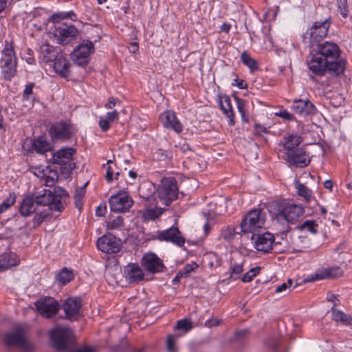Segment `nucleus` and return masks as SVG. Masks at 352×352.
I'll use <instances>...</instances> for the list:
<instances>
[{
	"label": "nucleus",
	"instance_id": "6",
	"mask_svg": "<svg viewBox=\"0 0 352 352\" xmlns=\"http://www.w3.org/2000/svg\"><path fill=\"white\" fill-rule=\"evenodd\" d=\"M95 47L92 41L84 40L77 45L71 54L74 63L79 66L87 65L90 60V56L94 53Z\"/></svg>",
	"mask_w": 352,
	"mask_h": 352
},
{
	"label": "nucleus",
	"instance_id": "43",
	"mask_svg": "<svg viewBox=\"0 0 352 352\" xmlns=\"http://www.w3.org/2000/svg\"><path fill=\"white\" fill-rule=\"evenodd\" d=\"M237 232L235 228L231 226H227L221 230V235L226 241L232 240Z\"/></svg>",
	"mask_w": 352,
	"mask_h": 352
},
{
	"label": "nucleus",
	"instance_id": "18",
	"mask_svg": "<svg viewBox=\"0 0 352 352\" xmlns=\"http://www.w3.org/2000/svg\"><path fill=\"white\" fill-rule=\"evenodd\" d=\"M286 160L292 165L303 168L309 165L311 159L307 152L302 148L293 151L286 152Z\"/></svg>",
	"mask_w": 352,
	"mask_h": 352
},
{
	"label": "nucleus",
	"instance_id": "5",
	"mask_svg": "<svg viewBox=\"0 0 352 352\" xmlns=\"http://www.w3.org/2000/svg\"><path fill=\"white\" fill-rule=\"evenodd\" d=\"M158 197L165 206H168L178 197V187L175 178H164L157 188Z\"/></svg>",
	"mask_w": 352,
	"mask_h": 352
},
{
	"label": "nucleus",
	"instance_id": "20",
	"mask_svg": "<svg viewBox=\"0 0 352 352\" xmlns=\"http://www.w3.org/2000/svg\"><path fill=\"white\" fill-rule=\"evenodd\" d=\"M328 60H324L318 54H316L311 50L307 60L308 67L311 72L317 76H323L327 72V63Z\"/></svg>",
	"mask_w": 352,
	"mask_h": 352
},
{
	"label": "nucleus",
	"instance_id": "25",
	"mask_svg": "<svg viewBox=\"0 0 352 352\" xmlns=\"http://www.w3.org/2000/svg\"><path fill=\"white\" fill-rule=\"evenodd\" d=\"M81 300L78 298H69L63 305V309L68 318L76 320L79 316Z\"/></svg>",
	"mask_w": 352,
	"mask_h": 352
},
{
	"label": "nucleus",
	"instance_id": "11",
	"mask_svg": "<svg viewBox=\"0 0 352 352\" xmlns=\"http://www.w3.org/2000/svg\"><path fill=\"white\" fill-rule=\"evenodd\" d=\"M150 239L170 242L179 247L183 246L185 243L184 237L182 235L179 229L174 226L165 230L157 231Z\"/></svg>",
	"mask_w": 352,
	"mask_h": 352
},
{
	"label": "nucleus",
	"instance_id": "34",
	"mask_svg": "<svg viewBox=\"0 0 352 352\" xmlns=\"http://www.w3.org/2000/svg\"><path fill=\"white\" fill-rule=\"evenodd\" d=\"M219 105L223 113L230 119V124H234V112L231 105L230 98L226 96L221 98Z\"/></svg>",
	"mask_w": 352,
	"mask_h": 352
},
{
	"label": "nucleus",
	"instance_id": "50",
	"mask_svg": "<svg viewBox=\"0 0 352 352\" xmlns=\"http://www.w3.org/2000/svg\"><path fill=\"white\" fill-rule=\"evenodd\" d=\"M199 265L196 263L192 262L190 263L185 265L183 270H181V272L183 274L184 277H188V275L191 272H194L196 269H197Z\"/></svg>",
	"mask_w": 352,
	"mask_h": 352
},
{
	"label": "nucleus",
	"instance_id": "3",
	"mask_svg": "<svg viewBox=\"0 0 352 352\" xmlns=\"http://www.w3.org/2000/svg\"><path fill=\"white\" fill-rule=\"evenodd\" d=\"M330 25V18L322 21H316L304 34L303 42L310 47L319 43L327 35Z\"/></svg>",
	"mask_w": 352,
	"mask_h": 352
},
{
	"label": "nucleus",
	"instance_id": "38",
	"mask_svg": "<svg viewBox=\"0 0 352 352\" xmlns=\"http://www.w3.org/2000/svg\"><path fill=\"white\" fill-rule=\"evenodd\" d=\"M32 173L38 178L44 180L46 186H50L54 184V180L46 175L45 170L42 167L32 168Z\"/></svg>",
	"mask_w": 352,
	"mask_h": 352
},
{
	"label": "nucleus",
	"instance_id": "37",
	"mask_svg": "<svg viewBox=\"0 0 352 352\" xmlns=\"http://www.w3.org/2000/svg\"><path fill=\"white\" fill-rule=\"evenodd\" d=\"M241 60L242 63L251 70V72H254L258 69V64L257 61L252 58L246 52H243L241 54Z\"/></svg>",
	"mask_w": 352,
	"mask_h": 352
},
{
	"label": "nucleus",
	"instance_id": "48",
	"mask_svg": "<svg viewBox=\"0 0 352 352\" xmlns=\"http://www.w3.org/2000/svg\"><path fill=\"white\" fill-rule=\"evenodd\" d=\"M292 284L293 282L292 279H288L286 283H283L280 285L278 286L275 289V292L277 294H286L289 292Z\"/></svg>",
	"mask_w": 352,
	"mask_h": 352
},
{
	"label": "nucleus",
	"instance_id": "28",
	"mask_svg": "<svg viewBox=\"0 0 352 352\" xmlns=\"http://www.w3.org/2000/svg\"><path fill=\"white\" fill-rule=\"evenodd\" d=\"M18 256L13 252H5L0 255V272L19 263Z\"/></svg>",
	"mask_w": 352,
	"mask_h": 352
},
{
	"label": "nucleus",
	"instance_id": "41",
	"mask_svg": "<svg viewBox=\"0 0 352 352\" xmlns=\"http://www.w3.org/2000/svg\"><path fill=\"white\" fill-rule=\"evenodd\" d=\"M243 263H231L230 268V278L233 280H236L239 278L240 274L243 272Z\"/></svg>",
	"mask_w": 352,
	"mask_h": 352
},
{
	"label": "nucleus",
	"instance_id": "10",
	"mask_svg": "<svg viewBox=\"0 0 352 352\" xmlns=\"http://www.w3.org/2000/svg\"><path fill=\"white\" fill-rule=\"evenodd\" d=\"M76 150L73 148H63L52 155V162L63 166L67 172H71L76 168V164L72 162Z\"/></svg>",
	"mask_w": 352,
	"mask_h": 352
},
{
	"label": "nucleus",
	"instance_id": "19",
	"mask_svg": "<svg viewBox=\"0 0 352 352\" xmlns=\"http://www.w3.org/2000/svg\"><path fill=\"white\" fill-rule=\"evenodd\" d=\"M251 240L254 248L260 252H268L272 250L274 242V236L269 232L263 234H252Z\"/></svg>",
	"mask_w": 352,
	"mask_h": 352
},
{
	"label": "nucleus",
	"instance_id": "51",
	"mask_svg": "<svg viewBox=\"0 0 352 352\" xmlns=\"http://www.w3.org/2000/svg\"><path fill=\"white\" fill-rule=\"evenodd\" d=\"M123 226V219L121 217H118L116 219L110 221L107 228L110 230L117 229Z\"/></svg>",
	"mask_w": 352,
	"mask_h": 352
},
{
	"label": "nucleus",
	"instance_id": "46",
	"mask_svg": "<svg viewBox=\"0 0 352 352\" xmlns=\"http://www.w3.org/2000/svg\"><path fill=\"white\" fill-rule=\"evenodd\" d=\"M317 227L318 225L314 221L307 220L301 224L300 228L301 230H307L311 233L316 234L317 232Z\"/></svg>",
	"mask_w": 352,
	"mask_h": 352
},
{
	"label": "nucleus",
	"instance_id": "49",
	"mask_svg": "<svg viewBox=\"0 0 352 352\" xmlns=\"http://www.w3.org/2000/svg\"><path fill=\"white\" fill-rule=\"evenodd\" d=\"M177 328L187 332L192 328V322L187 319L180 320L177 323Z\"/></svg>",
	"mask_w": 352,
	"mask_h": 352
},
{
	"label": "nucleus",
	"instance_id": "29",
	"mask_svg": "<svg viewBox=\"0 0 352 352\" xmlns=\"http://www.w3.org/2000/svg\"><path fill=\"white\" fill-rule=\"evenodd\" d=\"M146 208L142 212V218L145 221L154 220L162 215L164 209L155 206V202L145 203Z\"/></svg>",
	"mask_w": 352,
	"mask_h": 352
},
{
	"label": "nucleus",
	"instance_id": "55",
	"mask_svg": "<svg viewBox=\"0 0 352 352\" xmlns=\"http://www.w3.org/2000/svg\"><path fill=\"white\" fill-rule=\"evenodd\" d=\"M167 349L169 352H175L174 338L172 335H169L167 338Z\"/></svg>",
	"mask_w": 352,
	"mask_h": 352
},
{
	"label": "nucleus",
	"instance_id": "39",
	"mask_svg": "<svg viewBox=\"0 0 352 352\" xmlns=\"http://www.w3.org/2000/svg\"><path fill=\"white\" fill-rule=\"evenodd\" d=\"M87 185V183H86L84 186L78 188L75 190L74 201L76 206L78 208V210H81L82 208V199L85 194V187Z\"/></svg>",
	"mask_w": 352,
	"mask_h": 352
},
{
	"label": "nucleus",
	"instance_id": "9",
	"mask_svg": "<svg viewBox=\"0 0 352 352\" xmlns=\"http://www.w3.org/2000/svg\"><path fill=\"white\" fill-rule=\"evenodd\" d=\"M73 336V331L69 327H61L53 329L50 333V340L53 346L58 350L63 351L67 347Z\"/></svg>",
	"mask_w": 352,
	"mask_h": 352
},
{
	"label": "nucleus",
	"instance_id": "58",
	"mask_svg": "<svg viewBox=\"0 0 352 352\" xmlns=\"http://www.w3.org/2000/svg\"><path fill=\"white\" fill-rule=\"evenodd\" d=\"M107 118L110 122H113L115 120H118L119 118V113L116 110H114L111 112H108L107 113Z\"/></svg>",
	"mask_w": 352,
	"mask_h": 352
},
{
	"label": "nucleus",
	"instance_id": "12",
	"mask_svg": "<svg viewBox=\"0 0 352 352\" xmlns=\"http://www.w3.org/2000/svg\"><path fill=\"white\" fill-rule=\"evenodd\" d=\"M109 205L111 211L115 212H126L129 210L133 201L126 192H119L111 196Z\"/></svg>",
	"mask_w": 352,
	"mask_h": 352
},
{
	"label": "nucleus",
	"instance_id": "63",
	"mask_svg": "<svg viewBox=\"0 0 352 352\" xmlns=\"http://www.w3.org/2000/svg\"><path fill=\"white\" fill-rule=\"evenodd\" d=\"M279 116L287 120H292L294 119L293 115L288 112L287 110L281 111L279 113Z\"/></svg>",
	"mask_w": 352,
	"mask_h": 352
},
{
	"label": "nucleus",
	"instance_id": "4",
	"mask_svg": "<svg viewBox=\"0 0 352 352\" xmlns=\"http://www.w3.org/2000/svg\"><path fill=\"white\" fill-rule=\"evenodd\" d=\"M1 68L3 78L10 80L16 72V58L12 44L6 43L2 51Z\"/></svg>",
	"mask_w": 352,
	"mask_h": 352
},
{
	"label": "nucleus",
	"instance_id": "60",
	"mask_svg": "<svg viewBox=\"0 0 352 352\" xmlns=\"http://www.w3.org/2000/svg\"><path fill=\"white\" fill-rule=\"evenodd\" d=\"M34 83H30L25 86V88L24 89L23 92V97L25 98H28L29 95L32 94V89L34 87Z\"/></svg>",
	"mask_w": 352,
	"mask_h": 352
},
{
	"label": "nucleus",
	"instance_id": "64",
	"mask_svg": "<svg viewBox=\"0 0 352 352\" xmlns=\"http://www.w3.org/2000/svg\"><path fill=\"white\" fill-rule=\"evenodd\" d=\"M64 17L61 16L60 14H54L50 18V21L56 23L60 19H63Z\"/></svg>",
	"mask_w": 352,
	"mask_h": 352
},
{
	"label": "nucleus",
	"instance_id": "59",
	"mask_svg": "<svg viewBox=\"0 0 352 352\" xmlns=\"http://www.w3.org/2000/svg\"><path fill=\"white\" fill-rule=\"evenodd\" d=\"M339 322L342 324L352 327V317L351 316L345 314V317H342Z\"/></svg>",
	"mask_w": 352,
	"mask_h": 352
},
{
	"label": "nucleus",
	"instance_id": "16",
	"mask_svg": "<svg viewBox=\"0 0 352 352\" xmlns=\"http://www.w3.org/2000/svg\"><path fill=\"white\" fill-rule=\"evenodd\" d=\"M34 305L39 314L46 318L56 316L60 308L57 301L51 297L38 300Z\"/></svg>",
	"mask_w": 352,
	"mask_h": 352
},
{
	"label": "nucleus",
	"instance_id": "1",
	"mask_svg": "<svg viewBox=\"0 0 352 352\" xmlns=\"http://www.w3.org/2000/svg\"><path fill=\"white\" fill-rule=\"evenodd\" d=\"M305 212V209L298 204H286L276 215V220L281 227V232H287L291 230L290 225L296 223Z\"/></svg>",
	"mask_w": 352,
	"mask_h": 352
},
{
	"label": "nucleus",
	"instance_id": "62",
	"mask_svg": "<svg viewBox=\"0 0 352 352\" xmlns=\"http://www.w3.org/2000/svg\"><path fill=\"white\" fill-rule=\"evenodd\" d=\"M116 104V99L113 97H110L108 99L107 102L105 104L104 107L106 109H113Z\"/></svg>",
	"mask_w": 352,
	"mask_h": 352
},
{
	"label": "nucleus",
	"instance_id": "14",
	"mask_svg": "<svg viewBox=\"0 0 352 352\" xmlns=\"http://www.w3.org/2000/svg\"><path fill=\"white\" fill-rule=\"evenodd\" d=\"M96 245L99 250L107 254L117 253L121 248L120 240L111 234L101 236L98 239Z\"/></svg>",
	"mask_w": 352,
	"mask_h": 352
},
{
	"label": "nucleus",
	"instance_id": "52",
	"mask_svg": "<svg viewBox=\"0 0 352 352\" xmlns=\"http://www.w3.org/2000/svg\"><path fill=\"white\" fill-rule=\"evenodd\" d=\"M336 304L331 309L332 314V319L336 322H339L342 317H345V314L342 311L336 309Z\"/></svg>",
	"mask_w": 352,
	"mask_h": 352
},
{
	"label": "nucleus",
	"instance_id": "27",
	"mask_svg": "<svg viewBox=\"0 0 352 352\" xmlns=\"http://www.w3.org/2000/svg\"><path fill=\"white\" fill-rule=\"evenodd\" d=\"M343 272L339 267H333L324 269L315 274L309 281H314L316 280H321L324 278H336L342 276Z\"/></svg>",
	"mask_w": 352,
	"mask_h": 352
},
{
	"label": "nucleus",
	"instance_id": "22",
	"mask_svg": "<svg viewBox=\"0 0 352 352\" xmlns=\"http://www.w3.org/2000/svg\"><path fill=\"white\" fill-rule=\"evenodd\" d=\"M292 111L300 116H314L317 113L315 105L309 100H295L292 105Z\"/></svg>",
	"mask_w": 352,
	"mask_h": 352
},
{
	"label": "nucleus",
	"instance_id": "26",
	"mask_svg": "<svg viewBox=\"0 0 352 352\" xmlns=\"http://www.w3.org/2000/svg\"><path fill=\"white\" fill-rule=\"evenodd\" d=\"M126 278L131 283H139L144 279L142 268L137 263H129L124 269Z\"/></svg>",
	"mask_w": 352,
	"mask_h": 352
},
{
	"label": "nucleus",
	"instance_id": "8",
	"mask_svg": "<svg viewBox=\"0 0 352 352\" xmlns=\"http://www.w3.org/2000/svg\"><path fill=\"white\" fill-rule=\"evenodd\" d=\"M3 342L7 346H14L28 350L31 347L30 343L25 337V330L19 326L16 329L4 335Z\"/></svg>",
	"mask_w": 352,
	"mask_h": 352
},
{
	"label": "nucleus",
	"instance_id": "32",
	"mask_svg": "<svg viewBox=\"0 0 352 352\" xmlns=\"http://www.w3.org/2000/svg\"><path fill=\"white\" fill-rule=\"evenodd\" d=\"M138 192L140 197L142 198L146 203L155 201V199L153 196L154 193V188L152 186V184H142L139 187Z\"/></svg>",
	"mask_w": 352,
	"mask_h": 352
},
{
	"label": "nucleus",
	"instance_id": "15",
	"mask_svg": "<svg viewBox=\"0 0 352 352\" xmlns=\"http://www.w3.org/2000/svg\"><path fill=\"white\" fill-rule=\"evenodd\" d=\"M54 36L56 38L58 43L66 45L76 38L78 31L74 25H68L65 24L55 25Z\"/></svg>",
	"mask_w": 352,
	"mask_h": 352
},
{
	"label": "nucleus",
	"instance_id": "35",
	"mask_svg": "<svg viewBox=\"0 0 352 352\" xmlns=\"http://www.w3.org/2000/svg\"><path fill=\"white\" fill-rule=\"evenodd\" d=\"M41 53L43 57V60L47 63L52 61L57 55L54 47L50 45L48 43L43 44L41 47Z\"/></svg>",
	"mask_w": 352,
	"mask_h": 352
},
{
	"label": "nucleus",
	"instance_id": "45",
	"mask_svg": "<svg viewBox=\"0 0 352 352\" xmlns=\"http://www.w3.org/2000/svg\"><path fill=\"white\" fill-rule=\"evenodd\" d=\"M260 270V267L252 268L242 276L241 280L243 283L250 282L253 279V278L256 276V274L259 272Z\"/></svg>",
	"mask_w": 352,
	"mask_h": 352
},
{
	"label": "nucleus",
	"instance_id": "44",
	"mask_svg": "<svg viewBox=\"0 0 352 352\" xmlns=\"http://www.w3.org/2000/svg\"><path fill=\"white\" fill-rule=\"evenodd\" d=\"M15 195L14 193L10 194L9 196L3 200L2 204H0V213L6 211L9 207L15 203Z\"/></svg>",
	"mask_w": 352,
	"mask_h": 352
},
{
	"label": "nucleus",
	"instance_id": "40",
	"mask_svg": "<svg viewBox=\"0 0 352 352\" xmlns=\"http://www.w3.org/2000/svg\"><path fill=\"white\" fill-rule=\"evenodd\" d=\"M74 278L73 272L71 270L64 268L58 274L56 279L63 285L70 282Z\"/></svg>",
	"mask_w": 352,
	"mask_h": 352
},
{
	"label": "nucleus",
	"instance_id": "33",
	"mask_svg": "<svg viewBox=\"0 0 352 352\" xmlns=\"http://www.w3.org/2000/svg\"><path fill=\"white\" fill-rule=\"evenodd\" d=\"M302 142V138L300 135L291 134L284 138L283 146L287 152L293 151Z\"/></svg>",
	"mask_w": 352,
	"mask_h": 352
},
{
	"label": "nucleus",
	"instance_id": "21",
	"mask_svg": "<svg viewBox=\"0 0 352 352\" xmlns=\"http://www.w3.org/2000/svg\"><path fill=\"white\" fill-rule=\"evenodd\" d=\"M142 265L148 272L156 274L164 271L162 261L153 253H148L142 258Z\"/></svg>",
	"mask_w": 352,
	"mask_h": 352
},
{
	"label": "nucleus",
	"instance_id": "61",
	"mask_svg": "<svg viewBox=\"0 0 352 352\" xmlns=\"http://www.w3.org/2000/svg\"><path fill=\"white\" fill-rule=\"evenodd\" d=\"M113 171L110 166H108L106 170L105 179L108 182L113 180Z\"/></svg>",
	"mask_w": 352,
	"mask_h": 352
},
{
	"label": "nucleus",
	"instance_id": "7",
	"mask_svg": "<svg viewBox=\"0 0 352 352\" xmlns=\"http://www.w3.org/2000/svg\"><path fill=\"white\" fill-rule=\"evenodd\" d=\"M37 208L38 206H48V210H54L60 212L63 208L61 202V196L53 193L51 190L44 189L42 194L34 197Z\"/></svg>",
	"mask_w": 352,
	"mask_h": 352
},
{
	"label": "nucleus",
	"instance_id": "36",
	"mask_svg": "<svg viewBox=\"0 0 352 352\" xmlns=\"http://www.w3.org/2000/svg\"><path fill=\"white\" fill-rule=\"evenodd\" d=\"M32 148L38 153H45L51 150L50 144L43 138L38 137L34 140Z\"/></svg>",
	"mask_w": 352,
	"mask_h": 352
},
{
	"label": "nucleus",
	"instance_id": "57",
	"mask_svg": "<svg viewBox=\"0 0 352 352\" xmlns=\"http://www.w3.org/2000/svg\"><path fill=\"white\" fill-rule=\"evenodd\" d=\"M69 352H96L95 350L88 346H85L82 347H77L72 349Z\"/></svg>",
	"mask_w": 352,
	"mask_h": 352
},
{
	"label": "nucleus",
	"instance_id": "31",
	"mask_svg": "<svg viewBox=\"0 0 352 352\" xmlns=\"http://www.w3.org/2000/svg\"><path fill=\"white\" fill-rule=\"evenodd\" d=\"M345 69V62L339 59L330 60L327 63V71H328L332 75H339L342 74Z\"/></svg>",
	"mask_w": 352,
	"mask_h": 352
},
{
	"label": "nucleus",
	"instance_id": "23",
	"mask_svg": "<svg viewBox=\"0 0 352 352\" xmlns=\"http://www.w3.org/2000/svg\"><path fill=\"white\" fill-rule=\"evenodd\" d=\"M163 126L167 129H171L176 133L182 131V125L177 118L175 113L171 111H166L162 113L159 118Z\"/></svg>",
	"mask_w": 352,
	"mask_h": 352
},
{
	"label": "nucleus",
	"instance_id": "47",
	"mask_svg": "<svg viewBox=\"0 0 352 352\" xmlns=\"http://www.w3.org/2000/svg\"><path fill=\"white\" fill-rule=\"evenodd\" d=\"M338 6L340 10V14L344 17L346 18L349 13V6L347 0H338Z\"/></svg>",
	"mask_w": 352,
	"mask_h": 352
},
{
	"label": "nucleus",
	"instance_id": "30",
	"mask_svg": "<svg viewBox=\"0 0 352 352\" xmlns=\"http://www.w3.org/2000/svg\"><path fill=\"white\" fill-rule=\"evenodd\" d=\"M38 210L34 197L28 196L22 201L19 211L20 213L25 217L30 215L33 212H36Z\"/></svg>",
	"mask_w": 352,
	"mask_h": 352
},
{
	"label": "nucleus",
	"instance_id": "24",
	"mask_svg": "<svg viewBox=\"0 0 352 352\" xmlns=\"http://www.w3.org/2000/svg\"><path fill=\"white\" fill-rule=\"evenodd\" d=\"M54 72L63 78H67L70 74V63L68 59L60 54L50 63Z\"/></svg>",
	"mask_w": 352,
	"mask_h": 352
},
{
	"label": "nucleus",
	"instance_id": "17",
	"mask_svg": "<svg viewBox=\"0 0 352 352\" xmlns=\"http://www.w3.org/2000/svg\"><path fill=\"white\" fill-rule=\"evenodd\" d=\"M74 133V128L72 124L58 122L53 124L49 130V133L53 140L69 139Z\"/></svg>",
	"mask_w": 352,
	"mask_h": 352
},
{
	"label": "nucleus",
	"instance_id": "56",
	"mask_svg": "<svg viewBox=\"0 0 352 352\" xmlns=\"http://www.w3.org/2000/svg\"><path fill=\"white\" fill-rule=\"evenodd\" d=\"M107 211V206L105 203L100 204L96 208V214L98 217H102Z\"/></svg>",
	"mask_w": 352,
	"mask_h": 352
},
{
	"label": "nucleus",
	"instance_id": "2",
	"mask_svg": "<svg viewBox=\"0 0 352 352\" xmlns=\"http://www.w3.org/2000/svg\"><path fill=\"white\" fill-rule=\"evenodd\" d=\"M265 221V212L260 209H253L248 212L241 223V232L252 233L262 228Z\"/></svg>",
	"mask_w": 352,
	"mask_h": 352
},
{
	"label": "nucleus",
	"instance_id": "54",
	"mask_svg": "<svg viewBox=\"0 0 352 352\" xmlns=\"http://www.w3.org/2000/svg\"><path fill=\"white\" fill-rule=\"evenodd\" d=\"M99 126L102 131H107L110 128V121L107 118H100Z\"/></svg>",
	"mask_w": 352,
	"mask_h": 352
},
{
	"label": "nucleus",
	"instance_id": "13",
	"mask_svg": "<svg viewBox=\"0 0 352 352\" xmlns=\"http://www.w3.org/2000/svg\"><path fill=\"white\" fill-rule=\"evenodd\" d=\"M311 50L326 60H336L340 56L338 46L334 43L328 41L319 43L310 47Z\"/></svg>",
	"mask_w": 352,
	"mask_h": 352
},
{
	"label": "nucleus",
	"instance_id": "53",
	"mask_svg": "<svg viewBox=\"0 0 352 352\" xmlns=\"http://www.w3.org/2000/svg\"><path fill=\"white\" fill-rule=\"evenodd\" d=\"M236 101L237 103L238 110L241 115L243 120L247 122L248 120L245 118V102H244V100L239 98H236Z\"/></svg>",
	"mask_w": 352,
	"mask_h": 352
},
{
	"label": "nucleus",
	"instance_id": "42",
	"mask_svg": "<svg viewBox=\"0 0 352 352\" xmlns=\"http://www.w3.org/2000/svg\"><path fill=\"white\" fill-rule=\"evenodd\" d=\"M298 195L302 197L306 201H309L311 198V191L306 186L298 182L296 184Z\"/></svg>",
	"mask_w": 352,
	"mask_h": 352
}]
</instances>
